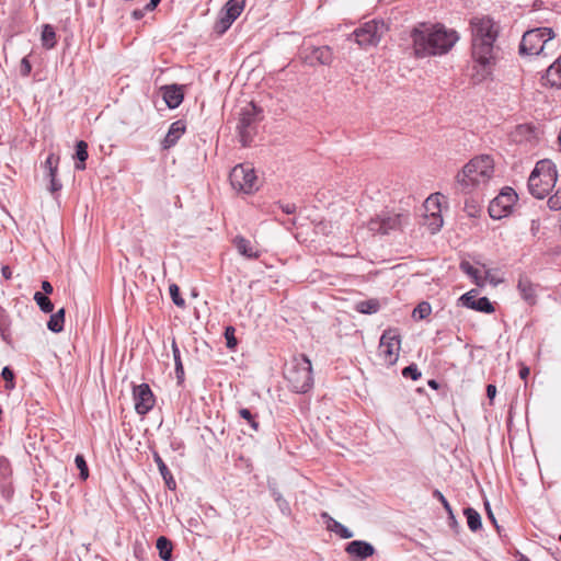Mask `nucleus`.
I'll return each mask as SVG.
<instances>
[{
	"instance_id": "8",
	"label": "nucleus",
	"mask_w": 561,
	"mask_h": 561,
	"mask_svg": "<svg viewBox=\"0 0 561 561\" xmlns=\"http://www.w3.org/2000/svg\"><path fill=\"white\" fill-rule=\"evenodd\" d=\"M407 222L408 215L381 211L368 221L367 228L374 233L388 234L400 230Z\"/></svg>"
},
{
	"instance_id": "17",
	"label": "nucleus",
	"mask_w": 561,
	"mask_h": 561,
	"mask_svg": "<svg viewBox=\"0 0 561 561\" xmlns=\"http://www.w3.org/2000/svg\"><path fill=\"white\" fill-rule=\"evenodd\" d=\"M163 100L169 108H176L183 102L184 94L178 84L164 85L161 88Z\"/></svg>"
},
{
	"instance_id": "20",
	"label": "nucleus",
	"mask_w": 561,
	"mask_h": 561,
	"mask_svg": "<svg viewBox=\"0 0 561 561\" xmlns=\"http://www.w3.org/2000/svg\"><path fill=\"white\" fill-rule=\"evenodd\" d=\"M517 289L526 302L529 305H534L536 302V287L526 275L519 276Z\"/></svg>"
},
{
	"instance_id": "10",
	"label": "nucleus",
	"mask_w": 561,
	"mask_h": 561,
	"mask_svg": "<svg viewBox=\"0 0 561 561\" xmlns=\"http://www.w3.org/2000/svg\"><path fill=\"white\" fill-rule=\"evenodd\" d=\"M230 183L236 191L251 194L257 190V178L248 164L236 165L229 174Z\"/></svg>"
},
{
	"instance_id": "13",
	"label": "nucleus",
	"mask_w": 561,
	"mask_h": 561,
	"mask_svg": "<svg viewBox=\"0 0 561 561\" xmlns=\"http://www.w3.org/2000/svg\"><path fill=\"white\" fill-rule=\"evenodd\" d=\"M304 64L314 67L317 65L329 66L333 61V51L329 46H304L299 53Z\"/></svg>"
},
{
	"instance_id": "46",
	"label": "nucleus",
	"mask_w": 561,
	"mask_h": 561,
	"mask_svg": "<svg viewBox=\"0 0 561 561\" xmlns=\"http://www.w3.org/2000/svg\"><path fill=\"white\" fill-rule=\"evenodd\" d=\"M20 75L22 77H27L32 71V65L28 60V57H23L20 67H19Z\"/></svg>"
},
{
	"instance_id": "53",
	"label": "nucleus",
	"mask_w": 561,
	"mask_h": 561,
	"mask_svg": "<svg viewBox=\"0 0 561 561\" xmlns=\"http://www.w3.org/2000/svg\"><path fill=\"white\" fill-rule=\"evenodd\" d=\"M496 396V387L492 383L486 386V397L490 399V400H493Z\"/></svg>"
},
{
	"instance_id": "25",
	"label": "nucleus",
	"mask_w": 561,
	"mask_h": 561,
	"mask_svg": "<svg viewBox=\"0 0 561 561\" xmlns=\"http://www.w3.org/2000/svg\"><path fill=\"white\" fill-rule=\"evenodd\" d=\"M65 323V309L61 308L53 313L47 322V328L54 333H59L64 330Z\"/></svg>"
},
{
	"instance_id": "52",
	"label": "nucleus",
	"mask_w": 561,
	"mask_h": 561,
	"mask_svg": "<svg viewBox=\"0 0 561 561\" xmlns=\"http://www.w3.org/2000/svg\"><path fill=\"white\" fill-rule=\"evenodd\" d=\"M42 289L44 291L43 294H45L46 296L50 295L54 290L53 285L48 280L42 282Z\"/></svg>"
},
{
	"instance_id": "6",
	"label": "nucleus",
	"mask_w": 561,
	"mask_h": 561,
	"mask_svg": "<svg viewBox=\"0 0 561 561\" xmlns=\"http://www.w3.org/2000/svg\"><path fill=\"white\" fill-rule=\"evenodd\" d=\"M554 37V32L550 27H537L524 33L520 44L519 54L523 56H546V49L550 45V41Z\"/></svg>"
},
{
	"instance_id": "24",
	"label": "nucleus",
	"mask_w": 561,
	"mask_h": 561,
	"mask_svg": "<svg viewBox=\"0 0 561 561\" xmlns=\"http://www.w3.org/2000/svg\"><path fill=\"white\" fill-rule=\"evenodd\" d=\"M156 547L159 551V557L163 561H171L172 560V550L173 546L170 539H168L164 536H161L157 539Z\"/></svg>"
},
{
	"instance_id": "11",
	"label": "nucleus",
	"mask_w": 561,
	"mask_h": 561,
	"mask_svg": "<svg viewBox=\"0 0 561 561\" xmlns=\"http://www.w3.org/2000/svg\"><path fill=\"white\" fill-rule=\"evenodd\" d=\"M385 32L382 21L371 20L357 27L351 36L360 47L376 46Z\"/></svg>"
},
{
	"instance_id": "36",
	"label": "nucleus",
	"mask_w": 561,
	"mask_h": 561,
	"mask_svg": "<svg viewBox=\"0 0 561 561\" xmlns=\"http://www.w3.org/2000/svg\"><path fill=\"white\" fill-rule=\"evenodd\" d=\"M239 415L249 423V425L253 428V431H255V432L259 431L260 424L256 421L255 415H253L249 409H247V408L240 409Z\"/></svg>"
},
{
	"instance_id": "7",
	"label": "nucleus",
	"mask_w": 561,
	"mask_h": 561,
	"mask_svg": "<svg viewBox=\"0 0 561 561\" xmlns=\"http://www.w3.org/2000/svg\"><path fill=\"white\" fill-rule=\"evenodd\" d=\"M261 108L252 102L241 108L237 128L243 147L250 146L252 142L256 125L261 121Z\"/></svg>"
},
{
	"instance_id": "61",
	"label": "nucleus",
	"mask_w": 561,
	"mask_h": 561,
	"mask_svg": "<svg viewBox=\"0 0 561 561\" xmlns=\"http://www.w3.org/2000/svg\"><path fill=\"white\" fill-rule=\"evenodd\" d=\"M427 385H428L432 389H438V387H439L438 382H437L435 379H431V380H428Z\"/></svg>"
},
{
	"instance_id": "60",
	"label": "nucleus",
	"mask_w": 561,
	"mask_h": 561,
	"mask_svg": "<svg viewBox=\"0 0 561 561\" xmlns=\"http://www.w3.org/2000/svg\"><path fill=\"white\" fill-rule=\"evenodd\" d=\"M466 208H467V209H468V208H470V210H468L469 215H470V216H474V214H476V211H477V207H476L474 205L469 206V203L467 202V203H466Z\"/></svg>"
},
{
	"instance_id": "27",
	"label": "nucleus",
	"mask_w": 561,
	"mask_h": 561,
	"mask_svg": "<svg viewBox=\"0 0 561 561\" xmlns=\"http://www.w3.org/2000/svg\"><path fill=\"white\" fill-rule=\"evenodd\" d=\"M245 0H229L225 5V14L231 20H237L242 13Z\"/></svg>"
},
{
	"instance_id": "63",
	"label": "nucleus",
	"mask_w": 561,
	"mask_h": 561,
	"mask_svg": "<svg viewBox=\"0 0 561 561\" xmlns=\"http://www.w3.org/2000/svg\"><path fill=\"white\" fill-rule=\"evenodd\" d=\"M448 518H449L450 523L456 524V518L455 517L451 518L450 515H448Z\"/></svg>"
},
{
	"instance_id": "32",
	"label": "nucleus",
	"mask_w": 561,
	"mask_h": 561,
	"mask_svg": "<svg viewBox=\"0 0 561 561\" xmlns=\"http://www.w3.org/2000/svg\"><path fill=\"white\" fill-rule=\"evenodd\" d=\"M432 312V307L427 301L420 302L413 310L412 317L417 320L427 318Z\"/></svg>"
},
{
	"instance_id": "29",
	"label": "nucleus",
	"mask_w": 561,
	"mask_h": 561,
	"mask_svg": "<svg viewBox=\"0 0 561 561\" xmlns=\"http://www.w3.org/2000/svg\"><path fill=\"white\" fill-rule=\"evenodd\" d=\"M42 44L46 49H51L56 46V32L50 24H44L42 31Z\"/></svg>"
},
{
	"instance_id": "62",
	"label": "nucleus",
	"mask_w": 561,
	"mask_h": 561,
	"mask_svg": "<svg viewBox=\"0 0 561 561\" xmlns=\"http://www.w3.org/2000/svg\"><path fill=\"white\" fill-rule=\"evenodd\" d=\"M518 560L517 561H530L526 556L523 553H517Z\"/></svg>"
},
{
	"instance_id": "30",
	"label": "nucleus",
	"mask_w": 561,
	"mask_h": 561,
	"mask_svg": "<svg viewBox=\"0 0 561 561\" xmlns=\"http://www.w3.org/2000/svg\"><path fill=\"white\" fill-rule=\"evenodd\" d=\"M380 308V304L377 299L363 300L356 304V310L364 314L376 313Z\"/></svg>"
},
{
	"instance_id": "57",
	"label": "nucleus",
	"mask_w": 561,
	"mask_h": 561,
	"mask_svg": "<svg viewBox=\"0 0 561 561\" xmlns=\"http://www.w3.org/2000/svg\"><path fill=\"white\" fill-rule=\"evenodd\" d=\"M161 2V0H150L146 5H145V10L147 11H152L154 10L158 4Z\"/></svg>"
},
{
	"instance_id": "34",
	"label": "nucleus",
	"mask_w": 561,
	"mask_h": 561,
	"mask_svg": "<svg viewBox=\"0 0 561 561\" xmlns=\"http://www.w3.org/2000/svg\"><path fill=\"white\" fill-rule=\"evenodd\" d=\"M75 463L79 469V477L82 481H85L89 478V468L83 455L78 454L75 458Z\"/></svg>"
},
{
	"instance_id": "23",
	"label": "nucleus",
	"mask_w": 561,
	"mask_h": 561,
	"mask_svg": "<svg viewBox=\"0 0 561 561\" xmlns=\"http://www.w3.org/2000/svg\"><path fill=\"white\" fill-rule=\"evenodd\" d=\"M89 157V153H88V144L83 140H79L77 144H76V156L75 158L77 159V162L75 163V169L76 170H84L85 169V161Z\"/></svg>"
},
{
	"instance_id": "37",
	"label": "nucleus",
	"mask_w": 561,
	"mask_h": 561,
	"mask_svg": "<svg viewBox=\"0 0 561 561\" xmlns=\"http://www.w3.org/2000/svg\"><path fill=\"white\" fill-rule=\"evenodd\" d=\"M45 176L49 180L47 188L51 194L58 193L62 188L61 182L57 179V172H48Z\"/></svg>"
},
{
	"instance_id": "50",
	"label": "nucleus",
	"mask_w": 561,
	"mask_h": 561,
	"mask_svg": "<svg viewBox=\"0 0 561 561\" xmlns=\"http://www.w3.org/2000/svg\"><path fill=\"white\" fill-rule=\"evenodd\" d=\"M279 207L280 209L283 210V213L287 214V215H291V214H295L296 213V205L294 203H285V204H279Z\"/></svg>"
},
{
	"instance_id": "5",
	"label": "nucleus",
	"mask_w": 561,
	"mask_h": 561,
	"mask_svg": "<svg viewBox=\"0 0 561 561\" xmlns=\"http://www.w3.org/2000/svg\"><path fill=\"white\" fill-rule=\"evenodd\" d=\"M557 180L556 164L549 159L540 160L536 163L528 178L529 193L535 198L542 199L556 186Z\"/></svg>"
},
{
	"instance_id": "47",
	"label": "nucleus",
	"mask_w": 561,
	"mask_h": 561,
	"mask_svg": "<svg viewBox=\"0 0 561 561\" xmlns=\"http://www.w3.org/2000/svg\"><path fill=\"white\" fill-rule=\"evenodd\" d=\"M432 222L430 224V229L432 233L437 232L443 226V218L440 215L432 214Z\"/></svg>"
},
{
	"instance_id": "15",
	"label": "nucleus",
	"mask_w": 561,
	"mask_h": 561,
	"mask_svg": "<svg viewBox=\"0 0 561 561\" xmlns=\"http://www.w3.org/2000/svg\"><path fill=\"white\" fill-rule=\"evenodd\" d=\"M460 301L462 305L469 309L492 313L494 311V307L488 297H478V290L471 289L468 293L463 294L460 297Z\"/></svg>"
},
{
	"instance_id": "39",
	"label": "nucleus",
	"mask_w": 561,
	"mask_h": 561,
	"mask_svg": "<svg viewBox=\"0 0 561 561\" xmlns=\"http://www.w3.org/2000/svg\"><path fill=\"white\" fill-rule=\"evenodd\" d=\"M548 207L551 210H561V186H559L554 194L549 197Z\"/></svg>"
},
{
	"instance_id": "56",
	"label": "nucleus",
	"mask_w": 561,
	"mask_h": 561,
	"mask_svg": "<svg viewBox=\"0 0 561 561\" xmlns=\"http://www.w3.org/2000/svg\"><path fill=\"white\" fill-rule=\"evenodd\" d=\"M145 8L144 9H136L131 12V16L134 18V20H140L144 18L145 15Z\"/></svg>"
},
{
	"instance_id": "14",
	"label": "nucleus",
	"mask_w": 561,
	"mask_h": 561,
	"mask_svg": "<svg viewBox=\"0 0 561 561\" xmlns=\"http://www.w3.org/2000/svg\"><path fill=\"white\" fill-rule=\"evenodd\" d=\"M133 397L135 401V410L139 415L147 414L154 405V396L147 383L134 387Z\"/></svg>"
},
{
	"instance_id": "48",
	"label": "nucleus",
	"mask_w": 561,
	"mask_h": 561,
	"mask_svg": "<svg viewBox=\"0 0 561 561\" xmlns=\"http://www.w3.org/2000/svg\"><path fill=\"white\" fill-rule=\"evenodd\" d=\"M172 353H173V359H174L175 367L178 365H183L182 359H181L180 348L178 347L175 340L172 341Z\"/></svg>"
},
{
	"instance_id": "41",
	"label": "nucleus",
	"mask_w": 561,
	"mask_h": 561,
	"mask_svg": "<svg viewBox=\"0 0 561 561\" xmlns=\"http://www.w3.org/2000/svg\"><path fill=\"white\" fill-rule=\"evenodd\" d=\"M402 376L404 378L417 380L421 377V371L415 364H411L402 369Z\"/></svg>"
},
{
	"instance_id": "64",
	"label": "nucleus",
	"mask_w": 561,
	"mask_h": 561,
	"mask_svg": "<svg viewBox=\"0 0 561 561\" xmlns=\"http://www.w3.org/2000/svg\"><path fill=\"white\" fill-rule=\"evenodd\" d=\"M431 203H434L432 197L427 198V201H426L427 205H430Z\"/></svg>"
},
{
	"instance_id": "58",
	"label": "nucleus",
	"mask_w": 561,
	"mask_h": 561,
	"mask_svg": "<svg viewBox=\"0 0 561 561\" xmlns=\"http://www.w3.org/2000/svg\"><path fill=\"white\" fill-rule=\"evenodd\" d=\"M530 370L527 366H523L520 369H519V377L522 379H526L529 375Z\"/></svg>"
},
{
	"instance_id": "31",
	"label": "nucleus",
	"mask_w": 561,
	"mask_h": 561,
	"mask_svg": "<svg viewBox=\"0 0 561 561\" xmlns=\"http://www.w3.org/2000/svg\"><path fill=\"white\" fill-rule=\"evenodd\" d=\"M34 300L44 313H50L54 310V304L45 294L36 291Z\"/></svg>"
},
{
	"instance_id": "21",
	"label": "nucleus",
	"mask_w": 561,
	"mask_h": 561,
	"mask_svg": "<svg viewBox=\"0 0 561 561\" xmlns=\"http://www.w3.org/2000/svg\"><path fill=\"white\" fill-rule=\"evenodd\" d=\"M11 317L5 308L0 306V336L9 345L12 343Z\"/></svg>"
},
{
	"instance_id": "1",
	"label": "nucleus",
	"mask_w": 561,
	"mask_h": 561,
	"mask_svg": "<svg viewBox=\"0 0 561 561\" xmlns=\"http://www.w3.org/2000/svg\"><path fill=\"white\" fill-rule=\"evenodd\" d=\"M470 27L473 60L471 78L474 83H480L491 76L495 65L497 48L494 43L499 36V27L489 16L472 18Z\"/></svg>"
},
{
	"instance_id": "28",
	"label": "nucleus",
	"mask_w": 561,
	"mask_h": 561,
	"mask_svg": "<svg viewBox=\"0 0 561 561\" xmlns=\"http://www.w3.org/2000/svg\"><path fill=\"white\" fill-rule=\"evenodd\" d=\"M463 515L467 518V524L471 531H477L482 527L481 516L474 508L466 507Z\"/></svg>"
},
{
	"instance_id": "44",
	"label": "nucleus",
	"mask_w": 561,
	"mask_h": 561,
	"mask_svg": "<svg viewBox=\"0 0 561 561\" xmlns=\"http://www.w3.org/2000/svg\"><path fill=\"white\" fill-rule=\"evenodd\" d=\"M433 495L440 502V505H443V507L445 508L447 514L450 515L451 518H454L453 508H451L449 502L447 501V499L444 496V494L442 492H439L438 490H435L433 492Z\"/></svg>"
},
{
	"instance_id": "42",
	"label": "nucleus",
	"mask_w": 561,
	"mask_h": 561,
	"mask_svg": "<svg viewBox=\"0 0 561 561\" xmlns=\"http://www.w3.org/2000/svg\"><path fill=\"white\" fill-rule=\"evenodd\" d=\"M332 530L343 539H350L354 536L353 531H351L347 527L335 520Z\"/></svg>"
},
{
	"instance_id": "4",
	"label": "nucleus",
	"mask_w": 561,
	"mask_h": 561,
	"mask_svg": "<svg viewBox=\"0 0 561 561\" xmlns=\"http://www.w3.org/2000/svg\"><path fill=\"white\" fill-rule=\"evenodd\" d=\"M284 377L296 393H306L313 386L312 366L305 354L294 356L284 368Z\"/></svg>"
},
{
	"instance_id": "35",
	"label": "nucleus",
	"mask_w": 561,
	"mask_h": 561,
	"mask_svg": "<svg viewBox=\"0 0 561 561\" xmlns=\"http://www.w3.org/2000/svg\"><path fill=\"white\" fill-rule=\"evenodd\" d=\"M58 164H59V157L55 153H49L43 163V168L45 170V173L48 172H57L58 171Z\"/></svg>"
},
{
	"instance_id": "38",
	"label": "nucleus",
	"mask_w": 561,
	"mask_h": 561,
	"mask_svg": "<svg viewBox=\"0 0 561 561\" xmlns=\"http://www.w3.org/2000/svg\"><path fill=\"white\" fill-rule=\"evenodd\" d=\"M169 293L174 305L178 307H184L185 300L181 297L180 288L176 284L170 285Z\"/></svg>"
},
{
	"instance_id": "45",
	"label": "nucleus",
	"mask_w": 561,
	"mask_h": 561,
	"mask_svg": "<svg viewBox=\"0 0 561 561\" xmlns=\"http://www.w3.org/2000/svg\"><path fill=\"white\" fill-rule=\"evenodd\" d=\"M225 337L227 341V347L233 348L237 345V340L234 337V328L233 327H227L225 330Z\"/></svg>"
},
{
	"instance_id": "40",
	"label": "nucleus",
	"mask_w": 561,
	"mask_h": 561,
	"mask_svg": "<svg viewBox=\"0 0 561 561\" xmlns=\"http://www.w3.org/2000/svg\"><path fill=\"white\" fill-rule=\"evenodd\" d=\"M1 376L5 380V388L8 390H12L15 387L13 370L10 367L5 366L1 371Z\"/></svg>"
},
{
	"instance_id": "3",
	"label": "nucleus",
	"mask_w": 561,
	"mask_h": 561,
	"mask_svg": "<svg viewBox=\"0 0 561 561\" xmlns=\"http://www.w3.org/2000/svg\"><path fill=\"white\" fill-rule=\"evenodd\" d=\"M494 174V161L489 154L472 158L458 174L456 182L461 191L469 193L474 188L484 186Z\"/></svg>"
},
{
	"instance_id": "55",
	"label": "nucleus",
	"mask_w": 561,
	"mask_h": 561,
	"mask_svg": "<svg viewBox=\"0 0 561 561\" xmlns=\"http://www.w3.org/2000/svg\"><path fill=\"white\" fill-rule=\"evenodd\" d=\"M485 508H486L488 517L491 519V522L499 529V525L496 523L495 516H494L493 512L491 511L490 504L488 502L485 503Z\"/></svg>"
},
{
	"instance_id": "49",
	"label": "nucleus",
	"mask_w": 561,
	"mask_h": 561,
	"mask_svg": "<svg viewBox=\"0 0 561 561\" xmlns=\"http://www.w3.org/2000/svg\"><path fill=\"white\" fill-rule=\"evenodd\" d=\"M275 502L277 503V506L282 511L283 514H289L290 507H289L288 502L284 497H280V499L278 497L277 501H275Z\"/></svg>"
},
{
	"instance_id": "16",
	"label": "nucleus",
	"mask_w": 561,
	"mask_h": 561,
	"mask_svg": "<svg viewBox=\"0 0 561 561\" xmlns=\"http://www.w3.org/2000/svg\"><path fill=\"white\" fill-rule=\"evenodd\" d=\"M345 551L355 560L363 561L375 553V548L371 543L364 540H353L345 547Z\"/></svg>"
},
{
	"instance_id": "59",
	"label": "nucleus",
	"mask_w": 561,
	"mask_h": 561,
	"mask_svg": "<svg viewBox=\"0 0 561 561\" xmlns=\"http://www.w3.org/2000/svg\"><path fill=\"white\" fill-rule=\"evenodd\" d=\"M2 275L8 279L11 277V271H10V267L9 266H3L2 267Z\"/></svg>"
},
{
	"instance_id": "33",
	"label": "nucleus",
	"mask_w": 561,
	"mask_h": 561,
	"mask_svg": "<svg viewBox=\"0 0 561 561\" xmlns=\"http://www.w3.org/2000/svg\"><path fill=\"white\" fill-rule=\"evenodd\" d=\"M460 270L465 274L470 276L477 285H481L482 284L481 277L479 276V270L473 267L468 261H462L460 263Z\"/></svg>"
},
{
	"instance_id": "18",
	"label": "nucleus",
	"mask_w": 561,
	"mask_h": 561,
	"mask_svg": "<svg viewBox=\"0 0 561 561\" xmlns=\"http://www.w3.org/2000/svg\"><path fill=\"white\" fill-rule=\"evenodd\" d=\"M185 129L186 125L184 121L179 119L176 122H173L168 130V134L165 135L164 139L161 142L162 148L170 149L171 147H173L185 133Z\"/></svg>"
},
{
	"instance_id": "22",
	"label": "nucleus",
	"mask_w": 561,
	"mask_h": 561,
	"mask_svg": "<svg viewBox=\"0 0 561 561\" xmlns=\"http://www.w3.org/2000/svg\"><path fill=\"white\" fill-rule=\"evenodd\" d=\"M153 460H154V462L160 471V474L162 476L168 489L174 490L176 488L175 480L173 479L171 471L169 470L165 462L163 461V459L160 457V455L158 453L153 454Z\"/></svg>"
},
{
	"instance_id": "19",
	"label": "nucleus",
	"mask_w": 561,
	"mask_h": 561,
	"mask_svg": "<svg viewBox=\"0 0 561 561\" xmlns=\"http://www.w3.org/2000/svg\"><path fill=\"white\" fill-rule=\"evenodd\" d=\"M234 248L238 253L245 259L255 260L259 259L261 253L260 251L252 244L250 240L244 238L243 236H237L232 240Z\"/></svg>"
},
{
	"instance_id": "54",
	"label": "nucleus",
	"mask_w": 561,
	"mask_h": 561,
	"mask_svg": "<svg viewBox=\"0 0 561 561\" xmlns=\"http://www.w3.org/2000/svg\"><path fill=\"white\" fill-rule=\"evenodd\" d=\"M268 489L271 491V494H272L274 501H277L278 497L279 499L283 497L280 492L276 489L275 484L268 483Z\"/></svg>"
},
{
	"instance_id": "43",
	"label": "nucleus",
	"mask_w": 561,
	"mask_h": 561,
	"mask_svg": "<svg viewBox=\"0 0 561 561\" xmlns=\"http://www.w3.org/2000/svg\"><path fill=\"white\" fill-rule=\"evenodd\" d=\"M236 20H231L229 15L224 14L220 20L216 23L215 30L222 34L225 33Z\"/></svg>"
},
{
	"instance_id": "12",
	"label": "nucleus",
	"mask_w": 561,
	"mask_h": 561,
	"mask_svg": "<svg viewBox=\"0 0 561 561\" xmlns=\"http://www.w3.org/2000/svg\"><path fill=\"white\" fill-rule=\"evenodd\" d=\"M518 196L516 192L506 186L502 188L500 194L494 197L489 205V214L493 219H501L511 214L514 205L516 204Z\"/></svg>"
},
{
	"instance_id": "26",
	"label": "nucleus",
	"mask_w": 561,
	"mask_h": 561,
	"mask_svg": "<svg viewBox=\"0 0 561 561\" xmlns=\"http://www.w3.org/2000/svg\"><path fill=\"white\" fill-rule=\"evenodd\" d=\"M547 79L552 85L561 88V56L547 69Z\"/></svg>"
},
{
	"instance_id": "51",
	"label": "nucleus",
	"mask_w": 561,
	"mask_h": 561,
	"mask_svg": "<svg viewBox=\"0 0 561 561\" xmlns=\"http://www.w3.org/2000/svg\"><path fill=\"white\" fill-rule=\"evenodd\" d=\"M184 367L183 365H178L175 367V376L178 379V383L181 385L184 381Z\"/></svg>"
},
{
	"instance_id": "9",
	"label": "nucleus",
	"mask_w": 561,
	"mask_h": 561,
	"mask_svg": "<svg viewBox=\"0 0 561 561\" xmlns=\"http://www.w3.org/2000/svg\"><path fill=\"white\" fill-rule=\"evenodd\" d=\"M401 339L396 330H386L379 341L378 355L388 366L394 365L399 358Z\"/></svg>"
},
{
	"instance_id": "2",
	"label": "nucleus",
	"mask_w": 561,
	"mask_h": 561,
	"mask_svg": "<svg viewBox=\"0 0 561 561\" xmlns=\"http://www.w3.org/2000/svg\"><path fill=\"white\" fill-rule=\"evenodd\" d=\"M414 56L425 58L447 54L458 42L456 31L442 24L420 23L410 33Z\"/></svg>"
}]
</instances>
